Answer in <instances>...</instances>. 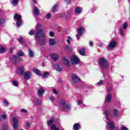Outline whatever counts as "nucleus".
I'll return each mask as SVG.
<instances>
[{"label":"nucleus","mask_w":130,"mask_h":130,"mask_svg":"<svg viewBox=\"0 0 130 130\" xmlns=\"http://www.w3.org/2000/svg\"><path fill=\"white\" fill-rule=\"evenodd\" d=\"M21 112H22V113H27V110H26V109H22L21 110Z\"/></svg>","instance_id":"5fc2aeb1"},{"label":"nucleus","mask_w":130,"mask_h":130,"mask_svg":"<svg viewBox=\"0 0 130 130\" xmlns=\"http://www.w3.org/2000/svg\"><path fill=\"white\" fill-rule=\"evenodd\" d=\"M13 85L15 87H19V82L17 80L13 81Z\"/></svg>","instance_id":"cd10ccee"},{"label":"nucleus","mask_w":130,"mask_h":130,"mask_svg":"<svg viewBox=\"0 0 130 130\" xmlns=\"http://www.w3.org/2000/svg\"><path fill=\"white\" fill-rule=\"evenodd\" d=\"M85 31V29L83 27H80L78 28V33L79 35L81 36L83 35V32Z\"/></svg>","instance_id":"4be33fe9"},{"label":"nucleus","mask_w":130,"mask_h":130,"mask_svg":"<svg viewBox=\"0 0 130 130\" xmlns=\"http://www.w3.org/2000/svg\"><path fill=\"white\" fill-rule=\"evenodd\" d=\"M18 42H19V43H23V44H25V41L24 40V39L22 37L19 38Z\"/></svg>","instance_id":"c85d7f7f"},{"label":"nucleus","mask_w":130,"mask_h":130,"mask_svg":"<svg viewBox=\"0 0 130 130\" xmlns=\"http://www.w3.org/2000/svg\"><path fill=\"white\" fill-rule=\"evenodd\" d=\"M49 43L50 45H54L55 44V40L54 39H50L49 40Z\"/></svg>","instance_id":"b1692460"},{"label":"nucleus","mask_w":130,"mask_h":130,"mask_svg":"<svg viewBox=\"0 0 130 130\" xmlns=\"http://www.w3.org/2000/svg\"><path fill=\"white\" fill-rule=\"evenodd\" d=\"M52 59L53 60V61H56V60H57V59H58V57L59 56L58 55L56 54H52L50 55Z\"/></svg>","instance_id":"f8f14e48"},{"label":"nucleus","mask_w":130,"mask_h":130,"mask_svg":"<svg viewBox=\"0 0 130 130\" xmlns=\"http://www.w3.org/2000/svg\"><path fill=\"white\" fill-rule=\"evenodd\" d=\"M22 18V15H19L18 14H15L14 16V19H16L17 21H22L20 20Z\"/></svg>","instance_id":"a211bd4d"},{"label":"nucleus","mask_w":130,"mask_h":130,"mask_svg":"<svg viewBox=\"0 0 130 130\" xmlns=\"http://www.w3.org/2000/svg\"><path fill=\"white\" fill-rule=\"evenodd\" d=\"M13 121L14 123H18V122H19L18 119L16 117L13 118Z\"/></svg>","instance_id":"a19ab883"},{"label":"nucleus","mask_w":130,"mask_h":130,"mask_svg":"<svg viewBox=\"0 0 130 130\" xmlns=\"http://www.w3.org/2000/svg\"><path fill=\"white\" fill-rule=\"evenodd\" d=\"M51 130H60V129H59L58 128L56 127V125L53 124L51 126Z\"/></svg>","instance_id":"2f4dec72"},{"label":"nucleus","mask_w":130,"mask_h":130,"mask_svg":"<svg viewBox=\"0 0 130 130\" xmlns=\"http://www.w3.org/2000/svg\"><path fill=\"white\" fill-rule=\"evenodd\" d=\"M117 44V43L115 41L111 42L108 45L109 48H114L115 46H116Z\"/></svg>","instance_id":"9d476101"},{"label":"nucleus","mask_w":130,"mask_h":130,"mask_svg":"<svg viewBox=\"0 0 130 130\" xmlns=\"http://www.w3.org/2000/svg\"><path fill=\"white\" fill-rule=\"evenodd\" d=\"M80 62V59L75 55H73L71 56V63L75 66L78 64Z\"/></svg>","instance_id":"f03ea898"},{"label":"nucleus","mask_w":130,"mask_h":130,"mask_svg":"<svg viewBox=\"0 0 130 130\" xmlns=\"http://www.w3.org/2000/svg\"><path fill=\"white\" fill-rule=\"evenodd\" d=\"M44 93H45V89L40 88L39 89V91H38V96H39V97H42Z\"/></svg>","instance_id":"6e6552de"},{"label":"nucleus","mask_w":130,"mask_h":130,"mask_svg":"<svg viewBox=\"0 0 130 130\" xmlns=\"http://www.w3.org/2000/svg\"><path fill=\"white\" fill-rule=\"evenodd\" d=\"M114 116H115V117H117L118 116V113H117V110L114 109L113 111Z\"/></svg>","instance_id":"e433bc0d"},{"label":"nucleus","mask_w":130,"mask_h":130,"mask_svg":"<svg viewBox=\"0 0 130 130\" xmlns=\"http://www.w3.org/2000/svg\"><path fill=\"white\" fill-rule=\"evenodd\" d=\"M119 34L121 36H124V35H123V30L122 29H120V30H119Z\"/></svg>","instance_id":"3c124183"},{"label":"nucleus","mask_w":130,"mask_h":130,"mask_svg":"<svg viewBox=\"0 0 130 130\" xmlns=\"http://www.w3.org/2000/svg\"><path fill=\"white\" fill-rule=\"evenodd\" d=\"M108 125L110 129H114V127H115V126L114 125V124L113 123V122H110L108 123Z\"/></svg>","instance_id":"412c9836"},{"label":"nucleus","mask_w":130,"mask_h":130,"mask_svg":"<svg viewBox=\"0 0 130 130\" xmlns=\"http://www.w3.org/2000/svg\"><path fill=\"white\" fill-rule=\"evenodd\" d=\"M123 28L124 29H126L127 28V23L126 22L123 23Z\"/></svg>","instance_id":"de8ad7c7"},{"label":"nucleus","mask_w":130,"mask_h":130,"mask_svg":"<svg viewBox=\"0 0 130 130\" xmlns=\"http://www.w3.org/2000/svg\"><path fill=\"white\" fill-rule=\"evenodd\" d=\"M54 120V117H53V116H51L50 120L47 121L48 125H50L51 124H52V123L53 122Z\"/></svg>","instance_id":"6ab92c4d"},{"label":"nucleus","mask_w":130,"mask_h":130,"mask_svg":"<svg viewBox=\"0 0 130 130\" xmlns=\"http://www.w3.org/2000/svg\"><path fill=\"white\" fill-rule=\"evenodd\" d=\"M46 18L48 19H50V18H51V13H48L46 15Z\"/></svg>","instance_id":"c03bdc74"},{"label":"nucleus","mask_w":130,"mask_h":130,"mask_svg":"<svg viewBox=\"0 0 130 130\" xmlns=\"http://www.w3.org/2000/svg\"><path fill=\"white\" fill-rule=\"evenodd\" d=\"M53 92L55 93V95H57V91L55 89H53Z\"/></svg>","instance_id":"bf43d9fd"},{"label":"nucleus","mask_w":130,"mask_h":130,"mask_svg":"<svg viewBox=\"0 0 130 130\" xmlns=\"http://www.w3.org/2000/svg\"><path fill=\"white\" fill-rule=\"evenodd\" d=\"M13 61L14 62V63L17 64L21 62V58L20 57L15 55L13 56L12 58Z\"/></svg>","instance_id":"39448f33"},{"label":"nucleus","mask_w":130,"mask_h":130,"mask_svg":"<svg viewBox=\"0 0 130 130\" xmlns=\"http://www.w3.org/2000/svg\"><path fill=\"white\" fill-rule=\"evenodd\" d=\"M53 67L57 72H61L62 71V68L57 63L53 64Z\"/></svg>","instance_id":"0eeeda50"},{"label":"nucleus","mask_w":130,"mask_h":130,"mask_svg":"<svg viewBox=\"0 0 130 130\" xmlns=\"http://www.w3.org/2000/svg\"><path fill=\"white\" fill-rule=\"evenodd\" d=\"M49 36L51 37H53L54 36V33L53 32V31H51L49 32Z\"/></svg>","instance_id":"09e8293b"},{"label":"nucleus","mask_w":130,"mask_h":130,"mask_svg":"<svg viewBox=\"0 0 130 130\" xmlns=\"http://www.w3.org/2000/svg\"><path fill=\"white\" fill-rule=\"evenodd\" d=\"M121 130H128V129H127V128L126 126H122L121 127Z\"/></svg>","instance_id":"864d4df0"},{"label":"nucleus","mask_w":130,"mask_h":130,"mask_svg":"<svg viewBox=\"0 0 130 130\" xmlns=\"http://www.w3.org/2000/svg\"><path fill=\"white\" fill-rule=\"evenodd\" d=\"M1 117H2V118H3L4 120H6V119H7V115L6 114H3V115H2L1 116Z\"/></svg>","instance_id":"37998d69"},{"label":"nucleus","mask_w":130,"mask_h":130,"mask_svg":"<svg viewBox=\"0 0 130 130\" xmlns=\"http://www.w3.org/2000/svg\"><path fill=\"white\" fill-rule=\"evenodd\" d=\"M35 105H40V104H41V102L39 100H37L35 102Z\"/></svg>","instance_id":"a18cd8bd"},{"label":"nucleus","mask_w":130,"mask_h":130,"mask_svg":"<svg viewBox=\"0 0 130 130\" xmlns=\"http://www.w3.org/2000/svg\"><path fill=\"white\" fill-rule=\"evenodd\" d=\"M28 52H29V57H34V54H35V53H34V52L32 50H28Z\"/></svg>","instance_id":"a878e982"},{"label":"nucleus","mask_w":130,"mask_h":130,"mask_svg":"<svg viewBox=\"0 0 130 130\" xmlns=\"http://www.w3.org/2000/svg\"><path fill=\"white\" fill-rule=\"evenodd\" d=\"M81 129V125L78 123H76L73 125V129L74 130H79Z\"/></svg>","instance_id":"dca6fc26"},{"label":"nucleus","mask_w":130,"mask_h":130,"mask_svg":"<svg viewBox=\"0 0 130 130\" xmlns=\"http://www.w3.org/2000/svg\"><path fill=\"white\" fill-rule=\"evenodd\" d=\"M78 52L81 55L84 56L85 55V52H86V50L80 49Z\"/></svg>","instance_id":"bb28decb"},{"label":"nucleus","mask_w":130,"mask_h":130,"mask_svg":"<svg viewBox=\"0 0 130 130\" xmlns=\"http://www.w3.org/2000/svg\"><path fill=\"white\" fill-rule=\"evenodd\" d=\"M64 48H65V49H69L70 48V47L68 46H65Z\"/></svg>","instance_id":"69168bd1"},{"label":"nucleus","mask_w":130,"mask_h":130,"mask_svg":"<svg viewBox=\"0 0 130 130\" xmlns=\"http://www.w3.org/2000/svg\"><path fill=\"white\" fill-rule=\"evenodd\" d=\"M35 34V30L34 29H31L28 32L29 35L33 36Z\"/></svg>","instance_id":"c9c22d12"},{"label":"nucleus","mask_w":130,"mask_h":130,"mask_svg":"<svg viewBox=\"0 0 130 130\" xmlns=\"http://www.w3.org/2000/svg\"><path fill=\"white\" fill-rule=\"evenodd\" d=\"M101 66L103 69H105L108 67V63H107V60L104 58H102L100 62Z\"/></svg>","instance_id":"7ed1b4c3"},{"label":"nucleus","mask_w":130,"mask_h":130,"mask_svg":"<svg viewBox=\"0 0 130 130\" xmlns=\"http://www.w3.org/2000/svg\"><path fill=\"white\" fill-rule=\"evenodd\" d=\"M13 128H14V129H18V128H19V125H18V123L13 124Z\"/></svg>","instance_id":"ea45409f"},{"label":"nucleus","mask_w":130,"mask_h":130,"mask_svg":"<svg viewBox=\"0 0 130 130\" xmlns=\"http://www.w3.org/2000/svg\"><path fill=\"white\" fill-rule=\"evenodd\" d=\"M83 102L82 101H78V105H81V104H82Z\"/></svg>","instance_id":"680f3d73"},{"label":"nucleus","mask_w":130,"mask_h":130,"mask_svg":"<svg viewBox=\"0 0 130 130\" xmlns=\"http://www.w3.org/2000/svg\"><path fill=\"white\" fill-rule=\"evenodd\" d=\"M103 83V80H101L98 83L97 85H101Z\"/></svg>","instance_id":"4d7b16f0"},{"label":"nucleus","mask_w":130,"mask_h":130,"mask_svg":"<svg viewBox=\"0 0 130 130\" xmlns=\"http://www.w3.org/2000/svg\"><path fill=\"white\" fill-rule=\"evenodd\" d=\"M24 78L25 80H29L31 78V73L30 72H27L25 73H23Z\"/></svg>","instance_id":"1a4fd4ad"},{"label":"nucleus","mask_w":130,"mask_h":130,"mask_svg":"<svg viewBox=\"0 0 130 130\" xmlns=\"http://www.w3.org/2000/svg\"><path fill=\"white\" fill-rule=\"evenodd\" d=\"M6 22V19L4 18H2L0 19V24L3 25V24H5V22Z\"/></svg>","instance_id":"473e14b6"},{"label":"nucleus","mask_w":130,"mask_h":130,"mask_svg":"<svg viewBox=\"0 0 130 130\" xmlns=\"http://www.w3.org/2000/svg\"><path fill=\"white\" fill-rule=\"evenodd\" d=\"M108 114H109V110H106L105 112V115H106L107 119H108Z\"/></svg>","instance_id":"79ce46f5"},{"label":"nucleus","mask_w":130,"mask_h":130,"mask_svg":"<svg viewBox=\"0 0 130 130\" xmlns=\"http://www.w3.org/2000/svg\"><path fill=\"white\" fill-rule=\"evenodd\" d=\"M76 38H77V39H80V37H79V35H76Z\"/></svg>","instance_id":"338daca9"},{"label":"nucleus","mask_w":130,"mask_h":130,"mask_svg":"<svg viewBox=\"0 0 130 130\" xmlns=\"http://www.w3.org/2000/svg\"><path fill=\"white\" fill-rule=\"evenodd\" d=\"M98 46H99V47H101V46H103V45H102V44H99Z\"/></svg>","instance_id":"774afa93"},{"label":"nucleus","mask_w":130,"mask_h":130,"mask_svg":"<svg viewBox=\"0 0 130 130\" xmlns=\"http://www.w3.org/2000/svg\"><path fill=\"white\" fill-rule=\"evenodd\" d=\"M66 105V102L63 100H62L60 103V108L61 109H64Z\"/></svg>","instance_id":"4468645a"},{"label":"nucleus","mask_w":130,"mask_h":130,"mask_svg":"<svg viewBox=\"0 0 130 130\" xmlns=\"http://www.w3.org/2000/svg\"><path fill=\"white\" fill-rule=\"evenodd\" d=\"M24 72H25V69L24 68V67H19L16 71L18 75H24Z\"/></svg>","instance_id":"423d86ee"},{"label":"nucleus","mask_w":130,"mask_h":130,"mask_svg":"<svg viewBox=\"0 0 130 130\" xmlns=\"http://www.w3.org/2000/svg\"><path fill=\"white\" fill-rule=\"evenodd\" d=\"M33 11L35 15H36V16H39V14H40V11H39V9L36 7H34Z\"/></svg>","instance_id":"ddd939ff"},{"label":"nucleus","mask_w":130,"mask_h":130,"mask_svg":"<svg viewBox=\"0 0 130 130\" xmlns=\"http://www.w3.org/2000/svg\"><path fill=\"white\" fill-rule=\"evenodd\" d=\"M63 61L67 67H70V61L65 57H63Z\"/></svg>","instance_id":"f3484780"},{"label":"nucleus","mask_w":130,"mask_h":130,"mask_svg":"<svg viewBox=\"0 0 130 130\" xmlns=\"http://www.w3.org/2000/svg\"><path fill=\"white\" fill-rule=\"evenodd\" d=\"M112 97L111 93H108L105 100L106 102L107 103H110L111 102Z\"/></svg>","instance_id":"9b49d317"},{"label":"nucleus","mask_w":130,"mask_h":130,"mask_svg":"<svg viewBox=\"0 0 130 130\" xmlns=\"http://www.w3.org/2000/svg\"><path fill=\"white\" fill-rule=\"evenodd\" d=\"M67 42L69 44H71V41H70V40H67Z\"/></svg>","instance_id":"e2e57ef3"},{"label":"nucleus","mask_w":130,"mask_h":130,"mask_svg":"<svg viewBox=\"0 0 130 130\" xmlns=\"http://www.w3.org/2000/svg\"><path fill=\"white\" fill-rule=\"evenodd\" d=\"M5 52H7L6 49H0V53H5Z\"/></svg>","instance_id":"603ef678"},{"label":"nucleus","mask_w":130,"mask_h":130,"mask_svg":"<svg viewBox=\"0 0 130 130\" xmlns=\"http://www.w3.org/2000/svg\"><path fill=\"white\" fill-rule=\"evenodd\" d=\"M48 76H49V73L46 72L43 74V78H44V79H46V78H47V77H48Z\"/></svg>","instance_id":"72a5a7b5"},{"label":"nucleus","mask_w":130,"mask_h":130,"mask_svg":"<svg viewBox=\"0 0 130 130\" xmlns=\"http://www.w3.org/2000/svg\"><path fill=\"white\" fill-rule=\"evenodd\" d=\"M46 44V40H45V39H44L41 41V45H42V46H43Z\"/></svg>","instance_id":"f704fd0d"},{"label":"nucleus","mask_w":130,"mask_h":130,"mask_svg":"<svg viewBox=\"0 0 130 130\" xmlns=\"http://www.w3.org/2000/svg\"><path fill=\"white\" fill-rule=\"evenodd\" d=\"M65 2L66 3V4L67 5H69V4H70V3H71V0H65Z\"/></svg>","instance_id":"052dcab7"},{"label":"nucleus","mask_w":130,"mask_h":130,"mask_svg":"<svg viewBox=\"0 0 130 130\" xmlns=\"http://www.w3.org/2000/svg\"><path fill=\"white\" fill-rule=\"evenodd\" d=\"M18 0H13L11 2L12 5H13V6H17L18 5Z\"/></svg>","instance_id":"c756f323"},{"label":"nucleus","mask_w":130,"mask_h":130,"mask_svg":"<svg viewBox=\"0 0 130 130\" xmlns=\"http://www.w3.org/2000/svg\"><path fill=\"white\" fill-rule=\"evenodd\" d=\"M82 11V9L80 7H76L75 9V12L76 14H80L81 12Z\"/></svg>","instance_id":"393cba45"},{"label":"nucleus","mask_w":130,"mask_h":130,"mask_svg":"<svg viewBox=\"0 0 130 130\" xmlns=\"http://www.w3.org/2000/svg\"><path fill=\"white\" fill-rule=\"evenodd\" d=\"M63 109H68V110L71 109V105H66V106H65V107Z\"/></svg>","instance_id":"49530a36"},{"label":"nucleus","mask_w":130,"mask_h":130,"mask_svg":"<svg viewBox=\"0 0 130 130\" xmlns=\"http://www.w3.org/2000/svg\"><path fill=\"white\" fill-rule=\"evenodd\" d=\"M41 27V24L40 23H38L37 24V29H39V28H40Z\"/></svg>","instance_id":"6e6d98bb"},{"label":"nucleus","mask_w":130,"mask_h":130,"mask_svg":"<svg viewBox=\"0 0 130 130\" xmlns=\"http://www.w3.org/2000/svg\"><path fill=\"white\" fill-rule=\"evenodd\" d=\"M71 78L74 84H77L80 82V78H79V77H78V76L75 74H73L71 75Z\"/></svg>","instance_id":"20e7f679"},{"label":"nucleus","mask_w":130,"mask_h":130,"mask_svg":"<svg viewBox=\"0 0 130 130\" xmlns=\"http://www.w3.org/2000/svg\"><path fill=\"white\" fill-rule=\"evenodd\" d=\"M26 126L28 127H30V126H31V123H30V122H27L26 123Z\"/></svg>","instance_id":"13d9d810"},{"label":"nucleus","mask_w":130,"mask_h":130,"mask_svg":"<svg viewBox=\"0 0 130 130\" xmlns=\"http://www.w3.org/2000/svg\"><path fill=\"white\" fill-rule=\"evenodd\" d=\"M3 103H4V106H6V107H8V106H9V102H8V101L4 100Z\"/></svg>","instance_id":"58836bf2"},{"label":"nucleus","mask_w":130,"mask_h":130,"mask_svg":"<svg viewBox=\"0 0 130 130\" xmlns=\"http://www.w3.org/2000/svg\"><path fill=\"white\" fill-rule=\"evenodd\" d=\"M22 20H17V22H16V25L17 27H21L22 26Z\"/></svg>","instance_id":"7c9ffc66"},{"label":"nucleus","mask_w":130,"mask_h":130,"mask_svg":"<svg viewBox=\"0 0 130 130\" xmlns=\"http://www.w3.org/2000/svg\"><path fill=\"white\" fill-rule=\"evenodd\" d=\"M89 45H91L92 46V45H93V42L90 41L89 42Z\"/></svg>","instance_id":"0e129e2a"},{"label":"nucleus","mask_w":130,"mask_h":130,"mask_svg":"<svg viewBox=\"0 0 130 130\" xmlns=\"http://www.w3.org/2000/svg\"><path fill=\"white\" fill-rule=\"evenodd\" d=\"M42 37L43 38H45V34L43 31V29H38L36 32V38L38 39V40H40V38Z\"/></svg>","instance_id":"f257e3e1"},{"label":"nucleus","mask_w":130,"mask_h":130,"mask_svg":"<svg viewBox=\"0 0 130 130\" xmlns=\"http://www.w3.org/2000/svg\"><path fill=\"white\" fill-rule=\"evenodd\" d=\"M8 127H9V123H8L7 122H5L3 123L2 130H8Z\"/></svg>","instance_id":"2eb2a0df"},{"label":"nucleus","mask_w":130,"mask_h":130,"mask_svg":"<svg viewBox=\"0 0 130 130\" xmlns=\"http://www.w3.org/2000/svg\"><path fill=\"white\" fill-rule=\"evenodd\" d=\"M17 55H18V56H19V57L25 56V53L22 51H19L18 52H17Z\"/></svg>","instance_id":"aec40b11"},{"label":"nucleus","mask_w":130,"mask_h":130,"mask_svg":"<svg viewBox=\"0 0 130 130\" xmlns=\"http://www.w3.org/2000/svg\"><path fill=\"white\" fill-rule=\"evenodd\" d=\"M49 100L51 101V102H54L55 99L53 96H51L49 98Z\"/></svg>","instance_id":"8fccbe9b"},{"label":"nucleus","mask_w":130,"mask_h":130,"mask_svg":"<svg viewBox=\"0 0 130 130\" xmlns=\"http://www.w3.org/2000/svg\"><path fill=\"white\" fill-rule=\"evenodd\" d=\"M57 7H58V4L55 5L53 8H52V11L53 12H55V10L57 8Z\"/></svg>","instance_id":"4c0bfd02"},{"label":"nucleus","mask_w":130,"mask_h":130,"mask_svg":"<svg viewBox=\"0 0 130 130\" xmlns=\"http://www.w3.org/2000/svg\"><path fill=\"white\" fill-rule=\"evenodd\" d=\"M34 72L38 76H41V72L40 71H39V70H38L37 69H34Z\"/></svg>","instance_id":"5701e85b"}]
</instances>
